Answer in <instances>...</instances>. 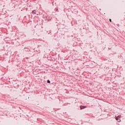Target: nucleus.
I'll use <instances>...</instances> for the list:
<instances>
[{
	"label": "nucleus",
	"mask_w": 125,
	"mask_h": 125,
	"mask_svg": "<svg viewBox=\"0 0 125 125\" xmlns=\"http://www.w3.org/2000/svg\"><path fill=\"white\" fill-rule=\"evenodd\" d=\"M48 83H50V81L49 80H47Z\"/></svg>",
	"instance_id": "5"
},
{
	"label": "nucleus",
	"mask_w": 125,
	"mask_h": 125,
	"mask_svg": "<svg viewBox=\"0 0 125 125\" xmlns=\"http://www.w3.org/2000/svg\"><path fill=\"white\" fill-rule=\"evenodd\" d=\"M116 120L118 122V123H121V119L120 118H118V117H116Z\"/></svg>",
	"instance_id": "1"
},
{
	"label": "nucleus",
	"mask_w": 125,
	"mask_h": 125,
	"mask_svg": "<svg viewBox=\"0 0 125 125\" xmlns=\"http://www.w3.org/2000/svg\"><path fill=\"white\" fill-rule=\"evenodd\" d=\"M37 11H36V10H34L33 11H32V13L34 15V14H37L36 13Z\"/></svg>",
	"instance_id": "2"
},
{
	"label": "nucleus",
	"mask_w": 125,
	"mask_h": 125,
	"mask_svg": "<svg viewBox=\"0 0 125 125\" xmlns=\"http://www.w3.org/2000/svg\"><path fill=\"white\" fill-rule=\"evenodd\" d=\"M121 117H122L121 115H119L118 116H117L116 118H119L120 119Z\"/></svg>",
	"instance_id": "4"
},
{
	"label": "nucleus",
	"mask_w": 125,
	"mask_h": 125,
	"mask_svg": "<svg viewBox=\"0 0 125 125\" xmlns=\"http://www.w3.org/2000/svg\"><path fill=\"white\" fill-rule=\"evenodd\" d=\"M84 108H85V106H81V109H84Z\"/></svg>",
	"instance_id": "3"
},
{
	"label": "nucleus",
	"mask_w": 125,
	"mask_h": 125,
	"mask_svg": "<svg viewBox=\"0 0 125 125\" xmlns=\"http://www.w3.org/2000/svg\"><path fill=\"white\" fill-rule=\"evenodd\" d=\"M109 21H110V22H112V20L109 19Z\"/></svg>",
	"instance_id": "6"
}]
</instances>
